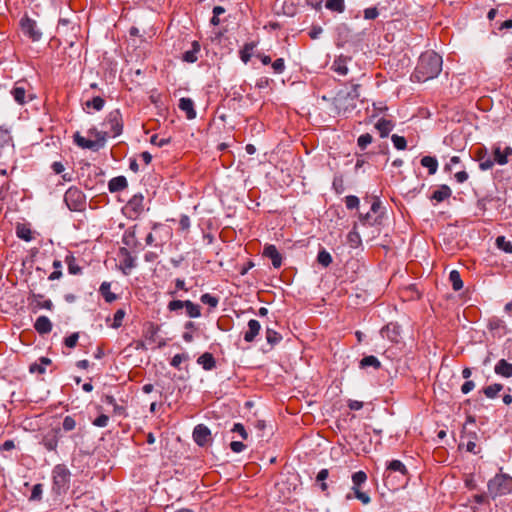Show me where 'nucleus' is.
Segmentation results:
<instances>
[{
    "instance_id": "1",
    "label": "nucleus",
    "mask_w": 512,
    "mask_h": 512,
    "mask_svg": "<svg viewBox=\"0 0 512 512\" xmlns=\"http://www.w3.org/2000/svg\"><path fill=\"white\" fill-rule=\"evenodd\" d=\"M442 57L434 51L421 54L412 78L418 82H426L439 75L442 71Z\"/></svg>"
},
{
    "instance_id": "2",
    "label": "nucleus",
    "mask_w": 512,
    "mask_h": 512,
    "mask_svg": "<svg viewBox=\"0 0 512 512\" xmlns=\"http://www.w3.org/2000/svg\"><path fill=\"white\" fill-rule=\"evenodd\" d=\"M488 493L495 499L512 491V477L507 474H497L488 482Z\"/></svg>"
},
{
    "instance_id": "3",
    "label": "nucleus",
    "mask_w": 512,
    "mask_h": 512,
    "mask_svg": "<svg viewBox=\"0 0 512 512\" xmlns=\"http://www.w3.org/2000/svg\"><path fill=\"white\" fill-rule=\"evenodd\" d=\"M359 85L352 86V90L346 94L339 93L334 98V105L338 109V113L351 112L356 107V100L359 97Z\"/></svg>"
},
{
    "instance_id": "4",
    "label": "nucleus",
    "mask_w": 512,
    "mask_h": 512,
    "mask_svg": "<svg viewBox=\"0 0 512 512\" xmlns=\"http://www.w3.org/2000/svg\"><path fill=\"white\" fill-rule=\"evenodd\" d=\"M53 489L61 494L68 489L69 481H70V471L69 469L63 465L58 464L53 469Z\"/></svg>"
},
{
    "instance_id": "5",
    "label": "nucleus",
    "mask_w": 512,
    "mask_h": 512,
    "mask_svg": "<svg viewBox=\"0 0 512 512\" xmlns=\"http://www.w3.org/2000/svg\"><path fill=\"white\" fill-rule=\"evenodd\" d=\"M103 125L108 129L105 132H108V137H117L121 135L123 131V117L119 109H115L110 111L103 123Z\"/></svg>"
},
{
    "instance_id": "6",
    "label": "nucleus",
    "mask_w": 512,
    "mask_h": 512,
    "mask_svg": "<svg viewBox=\"0 0 512 512\" xmlns=\"http://www.w3.org/2000/svg\"><path fill=\"white\" fill-rule=\"evenodd\" d=\"M108 132H97L96 139L90 140L81 136L79 132L74 134V142L81 148L98 151L105 144Z\"/></svg>"
},
{
    "instance_id": "7",
    "label": "nucleus",
    "mask_w": 512,
    "mask_h": 512,
    "mask_svg": "<svg viewBox=\"0 0 512 512\" xmlns=\"http://www.w3.org/2000/svg\"><path fill=\"white\" fill-rule=\"evenodd\" d=\"M64 200L68 208L72 211H80L84 205V195L75 187H71L66 191Z\"/></svg>"
},
{
    "instance_id": "8",
    "label": "nucleus",
    "mask_w": 512,
    "mask_h": 512,
    "mask_svg": "<svg viewBox=\"0 0 512 512\" xmlns=\"http://www.w3.org/2000/svg\"><path fill=\"white\" fill-rule=\"evenodd\" d=\"M29 84L25 81H18L15 83L14 87L11 90V94L14 100L19 105H24L27 102L33 100V95L28 93Z\"/></svg>"
},
{
    "instance_id": "9",
    "label": "nucleus",
    "mask_w": 512,
    "mask_h": 512,
    "mask_svg": "<svg viewBox=\"0 0 512 512\" xmlns=\"http://www.w3.org/2000/svg\"><path fill=\"white\" fill-rule=\"evenodd\" d=\"M144 210V197L141 194L134 195L125 205V214L132 219L137 218Z\"/></svg>"
},
{
    "instance_id": "10",
    "label": "nucleus",
    "mask_w": 512,
    "mask_h": 512,
    "mask_svg": "<svg viewBox=\"0 0 512 512\" xmlns=\"http://www.w3.org/2000/svg\"><path fill=\"white\" fill-rule=\"evenodd\" d=\"M23 33L28 36L32 41H38L41 39L42 33L37 27L35 20L25 16L20 22Z\"/></svg>"
},
{
    "instance_id": "11",
    "label": "nucleus",
    "mask_w": 512,
    "mask_h": 512,
    "mask_svg": "<svg viewBox=\"0 0 512 512\" xmlns=\"http://www.w3.org/2000/svg\"><path fill=\"white\" fill-rule=\"evenodd\" d=\"M193 439L199 446L207 445L211 442L210 429L203 424L197 425L193 431Z\"/></svg>"
},
{
    "instance_id": "12",
    "label": "nucleus",
    "mask_w": 512,
    "mask_h": 512,
    "mask_svg": "<svg viewBox=\"0 0 512 512\" xmlns=\"http://www.w3.org/2000/svg\"><path fill=\"white\" fill-rule=\"evenodd\" d=\"M60 438V429L55 428L47 432L41 440V444L48 451H56Z\"/></svg>"
},
{
    "instance_id": "13",
    "label": "nucleus",
    "mask_w": 512,
    "mask_h": 512,
    "mask_svg": "<svg viewBox=\"0 0 512 512\" xmlns=\"http://www.w3.org/2000/svg\"><path fill=\"white\" fill-rule=\"evenodd\" d=\"M263 256L269 258L274 268H279L282 265V256L277 250L275 245H266L263 250Z\"/></svg>"
},
{
    "instance_id": "14",
    "label": "nucleus",
    "mask_w": 512,
    "mask_h": 512,
    "mask_svg": "<svg viewBox=\"0 0 512 512\" xmlns=\"http://www.w3.org/2000/svg\"><path fill=\"white\" fill-rule=\"evenodd\" d=\"M381 335L393 343H398L400 340V327L395 323H389L381 330Z\"/></svg>"
},
{
    "instance_id": "15",
    "label": "nucleus",
    "mask_w": 512,
    "mask_h": 512,
    "mask_svg": "<svg viewBox=\"0 0 512 512\" xmlns=\"http://www.w3.org/2000/svg\"><path fill=\"white\" fill-rule=\"evenodd\" d=\"M494 161L499 165H505L508 163L509 156L512 155V148L507 146L504 150L500 146H496L493 151Z\"/></svg>"
},
{
    "instance_id": "16",
    "label": "nucleus",
    "mask_w": 512,
    "mask_h": 512,
    "mask_svg": "<svg viewBox=\"0 0 512 512\" xmlns=\"http://www.w3.org/2000/svg\"><path fill=\"white\" fill-rule=\"evenodd\" d=\"M179 109L186 114L187 119L191 120L196 117L194 102L191 98L183 97L179 100Z\"/></svg>"
},
{
    "instance_id": "17",
    "label": "nucleus",
    "mask_w": 512,
    "mask_h": 512,
    "mask_svg": "<svg viewBox=\"0 0 512 512\" xmlns=\"http://www.w3.org/2000/svg\"><path fill=\"white\" fill-rule=\"evenodd\" d=\"M494 372L499 376L510 378L512 377V363L505 359H500L494 367Z\"/></svg>"
},
{
    "instance_id": "18",
    "label": "nucleus",
    "mask_w": 512,
    "mask_h": 512,
    "mask_svg": "<svg viewBox=\"0 0 512 512\" xmlns=\"http://www.w3.org/2000/svg\"><path fill=\"white\" fill-rule=\"evenodd\" d=\"M260 329H261V325H260L259 321L255 320V319L249 320L248 329L244 333V340L249 343L253 342L255 340L256 336L259 334Z\"/></svg>"
},
{
    "instance_id": "19",
    "label": "nucleus",
    "mask_w": 512,
    "mask_h": 512,
    "mask_svg": "<svg viewBox=\"0 0 512 512\" xmlns=\"http://www.w3.org/2000/svg\"><path fill=\"white\" fill-rule=\"evenodd\" d=\"M14 149L13 137L11 131L4 126H0V150L3 149Z\"/></svg>"
},
{
    "instance_id": "20",
    "label": "nucleus",
    "mask_w": 512,
    "mask_h": 512,
    "mask_svg": "<svg viewBox=\"0 0 512 512\" xmlns=\"http://www.w3.org/2000/svg\"><path fill=\"white\" fill-rule=\"evenodd\" d=\"M34 328L39 334H48L52 330V323L47 316H40L36 319Z\"/></svg>"
},
{
    "instance_id": "21",
    "label": "nucleus",
    "mask_w": 512,
    "mask_h": 512,
    "mask_svg": "<svg viewBox=\"0 0 512 512\" xmlns=\"http://www.w3.org/2000/svg\"><path fill=\"white\" fill-rule=\"evenodd\" d=\"M127 186L128 182L124 176L114 177L108 183V189L111 193L123 191Z\"/></svg>"
},
{
    "instance_id": "22",
    "label": "nucleus",
    "mask_w": 512,
    "mask_h": 512,
    "mask_svg": "<svg viewBox=\"0 0 512 512\" xmlns=\"http://www.w3.org/2000/svg\"><path fill=\"white\" fill-rule=\"evenodd\" d=\"M375 128L379 132V135L381 138H385L389 135V133L394 128V123L390 120H387L385 118H381L378 120V122L375 124Z\"/></svg>"
},
{
    "instance_id": "23",
    "label": "nucleus",
    "mask_w": 512,
    "mask_h": 512,
    "mask_svg": "<svg viewBox=\"0 0 512 512\" xmlns=\"http://www.w3.org/2000/svg\"><path fill=\"white\" fill-rule=\"evenodd\" d=\"M452 194V191L449 186L441 185L437 190H435L430 199L436 201L437 203L443 202L448 199Z\"/></svg>"
},
{
    "instance_id": "24",
    "label": "nucleus",
    "mask_w": 512,
    "mask_h": 512,
    "mask_svg": "<svg viewBox=\"0 0 512 512\" xmlns=\"http://www.w3.org/2000/svg\"><path fill=\"white\" fill-rule=\"evenodd\" d=\"M197 363L202 366L204 370H212L216 367V361L214 356L209 353H203L198 359Z\"/></svg>"
},
{
    "instance_id": "25",
    "label": "nucleus",
    "mask_w": 512,
    "mask_h": 512,
    "mask_svg": "<svg viewBox=\"0 0 512 512\" xmlns=\"http://www.w3.org/2000/svg\"><path fill=\"white\" fill-rule=\"evenodd\" d=\"M200 51V44L197 41L192 42V49L183 53L182 59L187 63H194L197 61V54Z\"/></svg>"
},
{
    "instance_id": "26",
    "label": "nucleus",
    "mask_w": 512,
    "mask_h": 512,
    "mask_svg": "<svg viewBox=\"0 0 512 512\" xmlns=\"http://www.w3.org/2000/svg\"><path fill=\"white\" fill-rule=\"evenodd\" d=\"M477 160L479 161V168L483 171L491 169L495 163L494 159L486 157V152L481 149L477 152Z\"/></svg>"
},
{
    "instance_id": "27",
    "label": "nucleus",
    "mask_w": 512,
    "mask_h": 512,
    "mask_svg": "<svg viewBox=\"0 0 512 512\" xmlns=\"http://www.w3.org/2000/svg\"><path fill=\"white\" fill-rule=\"evenodd\" d=\"M421 165L428 169V172L430 175H433L436 173L438 168V161L435 157L432 156H424L421 159Z\"/></svg>"
},
{
    "instance_id": "28",
    "label": "nucleus",
    "mask_w": 512,
    "mask_h": 512,
    "mask_svg": "<svg viewBox=\"0 0 512 512\" xmlns=\"http://www.w3.org/2000/svg\"><path fill=\"white\" fill-rule=\"evenodd\" d=\"M110 287L111 284L109 282H103L99 288V292L108 303H111L117 299L116 295L110 291Z\"/></svg>"
},
{
    "instance_id": "29",
    "label": "nucleus",
    "mask_w": 512,
    "mask_h": 512,
    "mask_svg": "<svg viewBox=\"0 0 512 512\" xmlns=\"http://www.w3.org/2000/svg\"><path fill=\"white\" fill-rule=\"evenodd\" d=\"M475 438H476V436H471L469 434L462 435L460 446H464L468 452H471L474 454L477 453L475 450L476 449V443L474 441Z\"/></svg>"
},
{
    "instance_id": "30",
    "label": "nucleus",
    "mask_w": 512,
    "mask_h": 512,
    "mask_svg": "<svg viewBox=\"0 0 512 512\" xmlns=\"http://www.w3.org/2000/svg\"><path fill=\"white\" fill-rule=\"evenodd\" d=\"M332 69L339 75L345 76L348 73L346 59L343 57L337 58L332 65Z\"/></svg>"
},
{
    "instance_id": "31",
    "label": "nucleus",
    "mask_w": 512,
    "mask_h": 512,
    "mask_svg": "<svg viewBox=\"0 0 512 512\" xmlns=\"http://www.w3.org/2000/svg\"><path fill=\"white\" fill-rule=\"evenodd\" d=\"M503 390V385L500 383H494L492 385L483 388V393L487 398L494 399L498 393Z\"/></svg>"
},
{
    "instance_id": "32",
    "label": "nucleus",
    "mask_w": 512,
    "mask_h": 512,
    "mask_svg": "<svg viewBox=\"0 0 512 512\" xmlns=\"http://www.w3.org/2000/svg\"><path fill=\"white\" fill-rule=\"evenodd\" d=\"M367 474L364 471L355 472L352 475V490L361 489V486L366 482Z\"/></svg>"
},
{
    "instance_id": "33",
    "label": "nucleus",
    "mask_w": 512,
    "mask_h": 512,
    "mask_svg": "<svg viewBox=\"0 0 512 512\" xmlns=\"http://www.w3.org/2000/svg\"><path fill=\"white\" fill-rule=\"evenodd\" d=\"M186 313L191 318H198L201 316V308L199 305L193 303L190 300L185 301Z\"/></svg>"
},
{
    "instance_id": "34",
    "label": "nucleus",
    "mask_w": 512,
    "mask_h": 512,
    "mask_svg": "<svg viewBox=\"0 0 512 512\" xmlns=\"http://www.w3.org/2000/svg\"><path fill=\"white\" fill-rule=\"evenodd\" d=\"M449 280L455 291H459L463 288V281L461 279L460 273L457 270H452L450 272Z\"/></svg>"
},
{
    "instance_id": "35",
    "label": "nucleus",
    "mask_w": 512,
    "mask_h": 512,
    "mask_svg": "<svg viewBox=\"0 0 512 512\" xmlns=\"http://www.w3.org/2000/svg\"><path fill=\"white\" fill-rule=\"evenodd\" d=\"M256 47L254 42L246 43L240 51V58L246 64L252 56V51Z\"/></svg>"
},
{
    "instance_id": "36",
    "label": "nucleus",
    "mask_w": 512,
    "mask_h": 512,
    "mask_svg": "<svg viewBox=\"0 0 512 512\" xmlns=\"http://www.w3.org/2000/svg\"><path fill=\"white\" fill-rule=\"evenodd\" d=\"M373 367L374 369H379L381 367L380 361L373 355L365 356L360 361V367L366 368V367Z\"/></svg>"
},
{
    "instance_id": "37",
    "label": "nucleus",
    "mask_w": 512,
    "mask_h": 512,
    "mask_svg": "<svg viewBox=\"0 0 512 512\" xmlns=\"http://www.w3.org/2000/svg\"><path fill=\"white\" fill-rule=\"evenodd\" d=\"M65 262L68 266V271L70 274L77 275L81 273V267L76 263V259L73 255H67Z\"/></svg>"
},
{
    "instance_id": "38",
    "label": "nucleus",
    "mask_w": 512,
    "mask_h": 512,
    "mask_svg": "<svg viewBox=\"0 0 512 512\" xmlns=\"http://www.w3.org/2000/svg\"><path fill=\"white\" fill-rule=\"evenodd\" d=\"M104 104H105V101L100 96L93 97L91 100H88L85 102V106L87 108H93L96 111L102 110L104 107Z\"/></svg>"
},
{
    "instance_id": "39",
    "label": "nucleus",
    "mask_w": 512,
    "mask_h": 512,
    "mask_svg": "<svg viewBox=\"0 0 512 512\" xmlns=\"http://www.w3.org/2000/svg\"><path fill=\"white\" fill-rule=\"evenodd\" d=\"M325 6L327 9L338 13L345 9L344 0H327Z\"/></svg>"
},
{
    "instance_id": "40",
    "label": "nucleus",
    "mask_w": 512,
    "mask_h": 512,
    "mask_svg": "<svg viewBox=\"0 0 512 512\" xmlns=\"http://www.w3.org/2000/svg\"><path fill=\"white\" fill-rule=\"evenodd\" d=\"M40 363H34L30 366V372H38L40 374L45 372V366L51 363V360L46 357H41L39 359Z\"/></svg>"
},
{
    "instance_id": "41",
    "label": "nucleus",
    "mask_w": 512,
    "mask_h": 512,
    "mask_svg": "<svg viewBox=\"0 0 512 512\" xmlns=\"http://www.w3.org/2000/svg\"><path fill=\"white\" fill-rule=\"evenodd\" d=\"M266 340L270 345L274 346L282 340V336L277 331L267 328Z\"/></svg>"
},
{
    "instance_id": "42",
    "label": "nucleus",
    "mask_w": 512,
    "mask_h": 512,
    "mask_svg": "<svg viewBox=\"0 0 512 512\" xmlns=\"http://www.w3.org/2000/svg\"><path fill=\"white\" fill-rule=\"evenodd\" d=\"M388 470L399 472L402 475H407L408 471L405 467V465L400 460H392L387 467Z\"/></svg>"
},
{
    "instance_id": "43",
    "label": "nucleus",
    "mask_w": 512,
    "mask_h": 512,
    "mask_svg": "<svg viewBox=\"0 0 512 512\" xmlns=\"http://www.w3.org/2000/svg\"><path fill=\"white\" fill-rule=\"evenodd\" d=\"M32 298H33V301L36 302V307L37 308H44V309H47V310H51L52 307H53V304H52L51 300H43V301H41V299L43 298V296L41 294L33 293L32 294Z\"/></svg>"
},
{
    "instance_id": "44",
    "label": "nucleus",
    "mask_w": 512,
    "mask_h": 512,
    "mask_svg": "<svg viewBox=\"0 0 512 512\" xmlns=\"http://www.w3.org/2000/svg\"><path fill=\"white\" fill-rule=\"evenodd\" d=\"M496 245L502 251L512 254V243L507 241L504 236H498L496 238Z\"/></svg>"
},
{
    "instance_id": "45",
    "label": "nucleus",
    "mask_w": 512,
    "mask_h": 512,
    "mask_svg": "<svg viewBox=\"0 0 512 512\" xmlns=\"http://www.w3.org/2000/svg\"><path fill=\"white\" fill-rule=\"evenodd\" d=\"M317 261L323 267H328L332 263V257L328 251L325 249L319 251L317 255Z\"/></svg>"
},
{
    "instance_id": "46",
    "label": "nucleus",
    "mask_w": 512,
    "mask_h": 512,
    "mask_svg": "<svg viewBox=\"0 0 512 512\" xmlns=\"http://www.w3.org/2000/svg\"><path fill=\"white\" fill-rule=\"evenodd\" d=\"M16 233L20 239H23L25 241L32 240V232L30 228L26 227L25 225L18 226Z\"/></svg>"
},
{
    "instance_id": "47",
    "label": "nucleus",
    "mask_w": 512,
    "mask_h": 512,
    "mask_svg": "<svg viewBox=\"0 0 512 512\" xmlns=\"http://www.w3.org/2000/svg\"><path fill=\"white\" fill-rule=\"evenodd\" d=\"M200 300L202 303L209 305L211 308H216L219 303V299L209 293L203 294Z\"/></svg>"
},
{
    "instance_id": "48",
    "label": "nucleus",
    "mask_w": 512,
    "mask_h": 512,
    "mask_svg": "<svg viewBox=\"0 0 512 512\" xmlns=\"http://www.w3.org/2000/svg\"><path fill=\"white\" fill-rule=\"evenodd\" d=\"M391 140H392V142H393V144H394L396 149H398V150L406 149L407 141H406V139L403 136H399V135L393 134L391 136Z\"/></svg>"
},
{
    "instance_id": "49",
    "label": "nucleus",
    "mask_w": 512,
    "mask_h": 512,
    "mask_svg": "<svg viewBox=\"0 0 512 512\" xmlns=\"http://www.w3.org/2000/svg\"><path fill=\"white\" fill-rule=\"evenodd\" d=\"M53 268L55 269V271H53L48 279L49 280H57V279H60L61 276H62V271H61V268H62V263L60 260H54L53 261Z\"/></svg>"
},
{
    "instance_id": "50",
    "label": "nucleus",
    "mask_w": 512,
    "mask_h": 512,
    "mask_svg": "<svg viewBox=\"0 0 512 512\" xmlns=\"http://www.w3.org/2000/svg\"><path fill=\"white\" fill-rule=\"evenodd\" d=\"M372 136L369 133L362 134L357 139V145L360 149L364 150L368 145L372 143Z\"/></svg>"
},
{
    "instance_id": "51",
    "label": "nucleus",
    "mask_w": 512,
    "mask_h": 512,
    "mask_svg": "<svg viewBox=\"0 0 512 512\" xmlns=\"http://www.w3.org/2000/svg\"><path fill=\"white\" fill-rule=\"evenodd\" d=\"M42 493H43V485L40 483L36 484L32 488L31 496L29 499L31 501H40L42 498Z\"/></svg>"
},
{
    "instance_id": "52",
    "label": "nucleus",
    "mask_w": 512,
    "mask_h": 512,
    "mask_svg": "<svg viewBox=\"0 0 512 512\" xmlns=\"http://www.w3.org/2000/svg\"><path fill=\"white\" fill-rule=\"evenodd\" d=\"M124 316H125V311L122 310V309H118L115 313H114V316H113V323H112V327L113 328H119L121 325H122V321L124 319Z\"/></svg>"
},
{
    "instance_id": "53",
    "label": "nucleus",
    "mask_w": 512,
    "mask_h": 512,
    "mask_svg": "<svg viewBox=\"0 0 512 512\" xmlns=\"http://www.w3.org/2000/svg\"><path fill=\"white\" fill-rule=\"evenodd\" d=\"M63 430L66 432L72 431L76 428V421L72 416H66L62 423Z\"/></svg>"
},
{
    "instance_id": "54",
    "label": "nucleus",
    "mask_w": 512,
    "mask_h": 512,
    "mask_svg": "<svg viewBox=\"0 0 512 512\" xmlns=\"http://www.w3.org/2000/svg\"><path fill=\"white\" fill-rule=\"evenodd\" d=\"M189 356L187 354H176L173 356V358L171 359V366L175 367V368H180V365L183 361H186L188 360Z\"/></svg>"
},
{
    "instance_id": "55",
    "label": "nucleus",
    "mask_w": 512,
    "mask_h": 512,
    "mask_svg": "<svg viewBox=\"0 0 512 512\" xmlns=\"http://www.w3.org/2000/svg\"><path fill=\"white\" fill-rule=\"evenodd\" d=\"M171 141L170 138H159L158 135H152L150 138V143L153 145H156L158 147H163L167 144H169Z\"/></svg>"
},
{
    "instance_id": "56",
    "label": "nucleus",
    "mask_w": 512,
    "mask_h": 512,
    "mask_svg": "<svg viewBox=\"0 0 512 512\" xmlns=\"http://www.w3.org/2000/svg\"><path fill=\"white\" fill-rule=\"evenodd\" d=\"M122 252L125 254V259L123 260V264L125 268L132 269L135 267V258L130 255V253L126 249H122Z\"/></svg>"
},
{
    "instance_id": "57",
    "label": "nucleus",
    "mask_w": 512,
    "mask_h": 512,
    "mask_svg": "<svg viewBox=\"0 0 512 512\" xmlns=\"http://www.w3.org/2000/svg\"><path fill=\"white\" fill-rule=\"evenodd\" d=\"M346 207L350 210L355 209L359 206V199L354 195L346 196L345 198Z\"/></svg>"
},
{
    "instance_id": "58",
    "label": "nucleus",
    "mask_w": 512,
    "mask_h": 512,
    "mask_svg": "<svg viewBox=\"0 0 512 512\" xmlns=\"http://www.w3.org/2000/svg\"><path fill=\"white\" fill-rule=\"evenodd\" d=\"M231 431L238 433L239 436L244 440L248 438V433L241 423H235Z\"/></svg>"
},
{
    "instance_id": "59",
    "label": "nucleus",
    "mask_w": 512,
    "mask_h": 512,
    "mask_svg": "<svg viewBox=\"0 0 512 512\" xmlns=\"http://www.w3.org/2000/svg\"><path fill=\"white\" fill-rule=\"evenodd\" d=\"M353 492H354L355 497L358 500H360L363 504L370 503V501H371L370 496L367 493L362 492L361 489L354 490Z\"/></svg>"
},
{
    "instance_id": "60",
    "label": "nucleus",
    "mask_w": 512,
    "mask_h": 512,
    "mask_svg": "<svg viewBox=\"0 0 512 512\" xmlns=\"http://www.w3.org/2000/svg\"><path fill=\"white\" fill-rule=\"evenodd\" d=\"M272 68L275 73L281 74L285 69V63L283 58H278L272 63Z\"/></svg>"
},
{
    "instance_id": "61",
    "label": "nucleus",
    "mask_w": 512,
    "mask_h": 512,
    "mask_svg": "<svg viewBox=\"0 0 512 512\" xmlns=\"http://www.w3.org/2000/svg\"><path fill=\"white\" fill-rule=\"evenodd\" d=\"M79 339L78 333H72L70 336L65 338V345L69 348H74L77 344V341Z\"/></svg>"
},
{
    "instance_id": "62",
    "label": "nucleus",
    "mask_w": 512,
    "mask_h": 512,
    "mask_svg": "<svg viewBox=\"0 0 512 512\" xmlns=\"http://www.w3.org/2000/svg\"><path fill=\"white\" fill-rule=\"evenodd\" d=\"M182 308H185V301L173 300L168 303V309L170 311H178Z\"/></svg>"
},
{
    "instance_id": "63",
    "label": "nucleus",
    "mask_w": 512,
    "mask_h": 512,
    "mask_svg": "<svg viewBox=\"0 0 512 512\" xmlns=\"http://www.w3.org/2000/svg\"><path fill=\"white\" fill-rule=\"evenodd\" d=\"M378 15H379V12H378L377 8H375V7L367 8L364 10L365 19L373 20V19L377 18Z\"/></svg>"
},
{
    "instance_id": "64",
    "label": "nucleus",
    "mask_w": 512,
    "mask_h": 512,
    "mask_svg": "<svg viewBox=\"0 0 512 512\" xmlns=\"http://www.w3.org/2000/svg\"><path fill=\"white\" fill-rule=\"evenodd\" d=\"M108 421H109V417L107 415L102 414L94 420L93 424L97 427H106L108 424Z\"/></svg>"
}]
</instances>
